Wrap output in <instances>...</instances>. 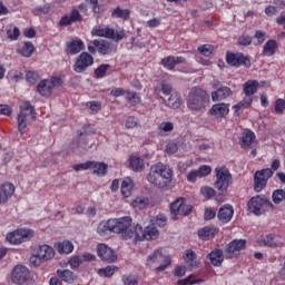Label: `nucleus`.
Instances as JSON below:
<instances>
[{
	"mask_svg": "<svg viewBox=\"0 0 285 285\" xmlns=\"http://www.w3.org/2000/svg\"><path fill=\"white\" fill-rule=\"evenodd\" d=\"M253 104V98H245L243 101L234 106V115L239 117V111L242 108H248Z\"/></svg>",
	"mask_w": 285,
	"mask_h": 285,
	"instance_id": "44",
	"label": "nucleus"
},
{
	"mask_svg": "<svg viewBox=\"0 0 285 285\" xmlns=\"http://www.w3.org/2000/svg\"><path fill=\"white\" fill-rule=\"evenodd\" d=\"M226 61L228 66H232L233 68H250V58L243 52H230L227 51L226 53Z\"/></svg>",
	"mask_w": 285,
	"mask_h": 285,
	"instance_id": "9",
	"label": "nucleus"
},
{
	"mask_svg": "<svg viewBox=\"0 0 285 285\" xmlns=\"http://www.w3.org/2000/svg\"><path fill=\"white\" fill-rule=\"evenodd\" d=\"M92 166V160H88L87 163L78 164L73 166V170L79 173L80 170H90Z\"/></svg>",
	"mask_w": 285,
	"mask_h": 285,
	"instance_id": "60",
	"label": "nucleus"
},
{
	"mask_svg": "<svg viewBox=\"0 0 285 285\" xmlns=\"http://www.w3.org/2000/svg\"><path fill=\"white\" fill-rule=\"evenodd\" d=\"M160 63L166 70H175V67L179 66V63H186V58L181 56H167L161 59Z\"/></svg>",
	"mask_w": 285,
	"mask_h": 285,
	"instance_id": "21",
	"label": "nucleus"
},
{
	"mask_svg": "<svg viewBox=\"0 0 285 285\" xmlns=\"http://www.w3.org/2000/svg\"><path fill=\"white\" fill-rule=\"evenodd\" d=\"M110 68V65H100L96 70H95V76L97 79H104L106 77V72H108V69Z\"/></svg>",
	"mask_w": 285,
	"mask_h": 285,
	"instance_id": "50",
	"label": "nucleus"
},
{
	"mask_svg": "<svg viewBox=\"0 0 285 285\" xmlns=\"http://www.w3.org/2000/svg\"><path fill=\"white\" fill-rule=\"evenodd\" d=\"M97 233L100 237H108L110 233H115V220L108 219L99 223Z\"/></svg>",
	"mask_w": 285,
	"mask_h": 285,
	"instance_id": "23",
	"label": "nucleus"
},
{
	"mask_svg": "<svg viewBox=\"0 0 285 285\" xmlns=\"http://www.w3.org/2000/svg\"><path fill=\"white\" fill-rule=\"evenodd\" d=\"M148 262H153L154 264H160V262H164V264L159 265L156 268V271L158 272L166 271V267L173 264V259H170V256H164V254H161L159 249L155 250L148 256Z\"/></svg>",
	"mask_w": 285,
	"mask_h": 285,
	"instance_id": "14",
	"label": "nucleus"
},
{
	"mask_svg": "<svg viewBox=\"0 0 285 285\" xmlns=\"http://www.w3.org/2000/svg\"><path fill=\"white\" fill-rule=\"evenodd\" d=\"M92 46H95L97 52L99 55H112V52H117V48L112 46V43L108 40H94L91 41Z\"/></svg>",
	"mask_w": 285,
	"mask_h": 285,
	"instance_id": "16",
	"label": "nucleus"
},
{
	"mask_svg": "<svg viewBox=\"0 0 285 285\" xmlns=\"http://www.w3.org/2000/svg\"><path fill=\"white\" fill-rule=\"evenodd\" d=\"M124 285H139V276L132 274H125L121 277Z\"/></svg>",
	"mask_w": 285,
	"mask_h": 285,
	"instance_id": "43",
	"label": "nucleus"
},
{
	"mask_svg": "<svg viewBox=\"0 0 285 285\" xmlns=\"http://www.w3.org/2000/svg\"><path fill=\"white\" fill-rule=\"evenodd\" d=\"M147 180L156 188H166L173 181V169L159 163L150 167Z\"/></svg>",
	"mask_w": 285,
	"mask_h": 285,
	"instance_id": "1",
	"label": "nucleus"
},
{
	"mask_svg": "<svg viewBox=\"0 0 285 285\" xmlns=\"http://www.w3.org/2000/svg\"><path fill=\"white\" fill-rule=\"evenodd\" d=\"M215 173L216 181L214 183V188L218 190L219 195H226L228 193V186L233 184V175L226 166L216 167Z\"/></svg>",
	"mask_w": 285,
	"mask_h": 285,
	"instance_id": "4",
	"label": "nucleus"
},
{
	"mask_svg": "<svg viewBox=\"0 0 285 285\" xmlns=\"http://www.w3.org/2000/svg\"><path fill=\"white\" fill-rule=\"evenodd\" d=\"M131 206H134V208H139V210H144V208L150 206V198L144 196L136 197L132 200Z\"/></svg>",
	"mask_w": 285,
	"mask_h": 285,
	"instance_id": "35",
	"label": "nucleus"
},
{
	"mask_svg": "<svg viewBox=\"0 0 285 285\" xmlns=\"http://www.w3.org/2000/svg\"><path fill=\"white\" fill-rule=\"evenodd\" d=\"M35 252L43 262H48L55 257V248L50 247L49 245H40L35 249Z\"/></svg>",
	"mask_w": 285,
	"mask_h": 285,
	"instance_id": "24",
	"label": "nucleus"
},
{
	"mask_svg": "<svg viewBox=\"0 0 285 285\" xmlns=\"http://www.w3.org/2000/svg\"><path fill=\"white\" fill-rule=\"evenodd\" d=\"M276 50H277V41L268 40L264 46L263 52L265 57H273Z\"/></svg>",
	"mask_w": 285,
	"mask_h": 285,
	"instance_id": "41",
	"label": "nucleus"
},
{
	"mask_svg": "<svg viewBox=\"0 0 285 285\" xmlns=\"http://www.w3.org/2000/svg\"><path fill=\"white\" fill-rule=\"evenodd\" d=\"M200 193L206 197V199L215 197V189L213 187L205 186L200 188Z\"/></svg>",
	"mask_w": 285,
	"mask_h": 285,
	"instance_id": "59",
	"label": "nucleus"
},
{
	"mask_svg": "<svg viewBox=\"0 0 285 285\" xmlns=\"http://www.w3.org/2000/svg\"><path fill=\"white\" fill-rule=\"evenodd\" d=\"M244 248H246L245 239H234L226 245L225 253H227L228 257H233V255H239V252L244 250Z\"/></svg>",
	"mask_w": 285,
	"mask_h": 285,
	"instance_id": "18",
	"label": "nucleus"
},
{
	"mask_svg": "<svg viewBox=\"0 0 285 285\" xmlns=\"http://www.w3.org/2000/svg\"><path fill=\"white\" fill-rule=\"evenodd\" d=\"M139 126V120L134 116H129L126 120V128H137Z\"/></svg>",
	"mask_w": 285,
	"mask_h": 285,
	"instance_id": "64",
	"label": "nucleus"
},
{
	"mask_svg": "<svg viewBox=\"0 0 285 285\" xmlns=\"http://www.w3.org/2000/svg\"><path fill=\"white\" fill-rule=\"evenodd\" d=\"M126 100L131 104V106H137L138 104L141 102V98L139 95L135 91H127L126 92Z\"/></svg>",
	"mask_w": 285,
	"mask_h": 285,
	"instance_id": "45",
	"label": "nucleus"
},
{
	"mask_svg": "<svg viewBox=\"0 0 285 285\" xmlns=\"http://www.w3.org/2000/svg\"><path fill=\"white\" fill-rule=\"evenodd\" d=\"M159 237V229H157L155 226L149 225L147 227H141L140 225L135 226V235L134 239L135 242H144L146 239L147 242L155 240Z\"/></svg>",
	"mask_w": 285,
	"mask_h": 285,
	"instance_id": "8",
	"label": "nucleus"
},
{
	"mask_svg": "<svg viewBox=\"0 0 285 285\" xmlns=\"http://www.w3.org/2000/svg\"><path fill=\"white\" fill-rule=\"evenodd\" d=\"M111 17L114 19H124V21H128V19H130V10L118 7L111 12Z\"/></svg>",
	"mask_w": 285,
	"mask_h": 285,
	"instance_id": "40",
	"label": "nucleus"
},
{
	"mask_svg": "<svg viewBox=\"0 0 285 285\" xmlns=\"http://www.w3.org/2000/svg\"><path fill=\"white\" fill-rule=\"evenodd\" d=\"M253 43V38L250 36L243 35L238 37L237 45L238 46H250Z\"/></svg>",
	"mask_w": 285,
	"mask_h": 285,
	"instance_id": "57",
	"label": "nucleus"
},
{
	"mask_svg": "<svg viewBox=\"0 0 285 285\" xmlns=\"http://www.w3.org/2000/svg\"><path fill=\"white\" fill-rule=\"evenodd\" d=\"M30 279V269L23 265H17L11 273L13 284H26Z\"/></svg>",
	"mask_w": 285,
	"mask_h": 285,
	"instance_id": "13",
	"label": "nucleus"
},
{
	"mask_svg": "<svg viewBox=\"0 0 285 285\" xmlns=\"http://www.w3.org/2000/svg\"><path fill=\"white\" fill-rule=\"evenodd\" d=\"M7 36L10 41H17V39L21 37V31L19 30V27H14L13 29L7 30Z\"/></svg>",
	"mask_w": 285,
	"mask_h": 285,
	"instance_id": "52",
	"label": "nucleus"
},
{
	"mask_svg": "<svg viewBox=\"0 0 285 285\" xmlns=\"http://www.w3.org/2000/svg\"><path fill=\"white\" fill-rule=\"evenodd\" d=\"M135 184L132 183V179L125 178L121 183V195L125 197H130L132 195V188Z\"/></svg>",
	"mask_w": 285,
	"mask_h": 285,
	"instance_id": "37",
	"label": "nucleus"
},
{
	"mask_svg": "<svg viewBox=\"0 0 285 285\" xmlns=\"http://www.w3.org/2000/svg\"><path fill=\"white\" fill-rule=\"evenodd\" d=\"M168 224V218L164 216L163 214H159L156 216V226H159V228H164Z\"/></svg>",
	"mask_w": 285,
	"mask_h": 285,
	"instance_id": "63",
	"label": "nucleus"
},
{
	"mask_svg": "<svg viewBox=\"0 0 285 285\" xmlns=\"http://www.w3.org/2000/svg\"><path fill=\"white\" fill-rule=\"evenodd\" d=\"M272 199L274 204H282L285 199V190L284 189H276L273 191Z\"/></svg>",
	"mask_w": 285,
	"mask_h": 285,
	"instance_id": "48",
	"label": "nucleus"
},
{
	"mask_svg": "<svg viewBox=\"0 0 285 285\" xmlns=\"http://www.w3.org/2000/svg\"><path fill=\"white\" fill-rule=\"evenodd\" d=\"M87 6H89L94 14H101V6H99V0H86Z\"/></svg>",
	"mask_w": 285,
	"mask_h": 285,
	"instance_id": "51",
	"label": "nucleus"
},
{
	"mask_svg": "<svg viewBox=\"0 0 285 285\" xmlns=\"http://www.w3.org/2000/svg\"><path fill=\"white\" fill-rule=\"evenodd\" d=\"M210 101V97L206 90L195 87L190 89L187 97V108L191 112H204Z\"/></svg>",
	"mask_w": 285,
	"mask_h": 285,
	"instance_id": "2",
	"label": "nucleus"
},
{
	"mask_svg": "<svg viewBox=\"0 0 285 285\" xmlns=\"http://www.w3.org/2000/svg\"><path fill=\"white\" fill-rule=\"evenodd\" d=\"M57 275L58 277H60V279L62 282H75V279H77V275L75 273H72V271L70 269H58L57 271Z\"/></svg>",
	"mask_w": 285,
	"mask_h": 285,
	"instance_id": "36",
	"label": "nucleus"
},
{
	"mask_svg": "<svg viewBox=\"0 0 285 285\" xmlns=\"http://www.w3.org/2000/svg\"><path fill=\"white\" fill-rule=\"evenodd\" d=\"M190 213H193V205H187L184 204L180 206V212L178 215H180L181 217H187V215H190Z\"/></svg>",
	"mask_w": 285,
	"mask_h": 285,
	"instance_id": "61",
	"label": "nucleus"
},
{
	"mask_svg": "<svg viewBox=\"0 0 285 285\" xmlns=\"http://www.w3.org/2000/svg\"><path fill=\"white\" fill-rule=\"evenodd\" d=\"M264 244L265 246H269L271 248H277L282 246V243L275 240V236L273 234H269L264 238Z\"/></svg>",
	"mask_w": 285,
	"mask_h": 285,
	"instance_id": "47",
	"label": "nucleus"
},
{
	"mask_svg": "<svg viewBox=\"0 0 285 285\" xmlns=\"http://www.w3.org/2000/svg\"><path fill=\"white\" fill-rule=\"evenodd\" d=\"M166 105L173 110L181 107V95L179 92H173L166 101Z\"/></svg>",
	"mask_w": 285,
	"mask_h": 285,
	"instance_id": "33",
	"label": "nucleus"
},
{
	"mask_svg": "<svg viewBox=\"0 0 285 285\" xmlns=\"http://www.w3.org/2000/svg\"><path fill=\"white\" fill-rule=\"evenodd\" d=\"M285 110V100L279 98L275 102V112L276 115H284Z\"/></svg>",
	"mask_w": 285,
	"mask_h": 285,
	"instance_id": "56",
	"label": "nucleus"
},
{
	"mask_svg": "<svg viewBox=\"0 0 285 285\" xmlns=\"http://www.w3.org/2000/svg\"><path fill=\"white\" fill-rule=\"evenodd\" d=\"M57 250L60 255H70L75 250V245L70 240H63L57 244Z\"/></svg>",
	"mask_w": 285,
	"mask_h": 285,
	"instance_id": "32",
	"label": "nucleus"
},
{
	"mask_svg": "<svg viewBox=\"0 0 285 285\" xmlns=\"http://www.w3.org/2000/svg\"><path fill=\"white\" fill-rule=\"evenodd\" d=\"M207 258L213 266H222L224 264V250L216 248L207 254Z\"/></svg>",
	"mask_w": 285,
	"mask_h": 285,
	"instance_id": "27",
	"label": "nucleus"
},
{
	"mask_svg": "<svg viewBox=\"0 0 285 285\" xmlns=\"http://www.w3.org/2000/svg\"><path fill=\"white\" fill-rule=\"evenodd\" d=\"M18 52L22 57H32V55L35 53V45H32V42L30 41H27L24 42L22 48L18 49Z\"/></svg>",
	"mask_w": 285,
	"mask_h": 285,
	"instance_id": "42",
	"label": "nucleus"
},
{
	"mask_svg": "<svg viewBox=\"0 0 285 285\" xmlns=\"http://www.w3.org/2000/svg\"><path fill=\"white\" fill-rule=\"evenodd\" d=\"M52 86L49 80H41L37 86V92L41 95V97H50L52 95Z\"/></svg>",
	"mask_w": 285,
	"mask_h": 285,
	"instance_id": "29",
	"label": "nucleus"
},
{
	"mask_svg": "<svg viewBox=\"0 0 285 285\" xmlns=\"http://www.w3.org/2000/svg\"><path fill=\"white\" fill-rule=\"evenodd\" d=\"M48 81L52 89L61 88V86H63V80L58 76H52Z\"/></svg>",
	"mask_w": 285,
	"mask_h": 285,
	"instance_id": "54",
	"label": "nucleus"
},
{
	"mask_svg": "<svg viewBox=\"0 0 285 285\" xmlns=\"http://www.w3.org/2000/svg\"><path fill=\"white\" fill-rule=\"evenodd\" d=\"M86 46L83 45V41L79 38H72L71 41L66 43V55H79L81 50H83Z\"/></svg>",
	"mask_w": 285,
	"mask_h": 285,
	"instance_id": "20",
	"label": "nucleus"
},
{
	"mask_svg": "<svg viewBox=\"0 0 285 285\" xmlns=\"http://www.w3.org/2000/svg\"><path fill=\"white\" fill-rule=\"evenodd\" d=\"M92 37H102L105 39H112V41H121V39H126V32L124 30L115 31V29L110 27L102 28L101 26H96L91 30Z\"/></svg>",
	"mask_w": 285,
	"mask_h": 285,
	"instance_id": "7",
	"label": "nucleus"
},
{
	"mask_svg": "<svg viewBox=\"0 0 285 285\" xmlns=\"http://www.w3.org/2000/svg\"><path fill=\"white\" fill-rule=\"evenodd\" d=\"M197 173L198 177H207V175H210V173H213V169L210 168V166L203 165L198 168Z\"/></svg>",
	"mask_w": 285,
	"mask_h": 285,
	"instance_id": "62",
	"label": "nucleus"
},
{
	"mask_svg": "<svg viewBox=\"0 0 285 285\" xmlns=\"http://www.w3.org/2000/svg\"><path fill=\"white\" fill-rule=\"evenodd\" d=\"M129 166L130 168H132L135 170V173H141V170H144V159L137 157V156H132L129 159Z\"/></svg>",
	"mask_w": 285,
	"mask_h": 285,
	"instance_id": "39",
	"label": "nucleus"
},
{
	"mask_svg": "<svg viewBox=\"0 0 285 285\" xmlns=\"http://www.w3.org/2000/svg\"><path fill=\"white\" fill-rule=\"evenodd\" d=\"M26 79L28 83H30L31 86H35V83L39 81V73L36 71H28L26 75Z\"/></svg>",
	"mask_w": 285,
	"mask_h": 285,
	"instance_id": "53",
	"label": "nucleus"
},
{
	"mask_svg": "<svg viewBox=\"0 0 285 285\" xmlns=\"http://www.w3.org/2000/svg\"><path fill=\"white\" fill-rule=\"evenodd\" d=\"M98 257L102 259V262H108L109 264L112 262H117V255H115V250L110 248L106 244H100L97 247Z\"/></svg>",
	"mask_w": 285,
	"mask_h": 285,
	"instance_id": "17",
	"label": "nucleus"
},
{
	"mask_svg": "<svg viewBox=\"0 0 285 285\" xmlns=\"http://www.w3.org/2000/svg\"><path fill=\"white\" fill-rule=\"evenodd\" d=\"M32 237V232L28 229H17L7 235V239L10 244L19 245L23 242H30Z\"/></svg>",
	"mask_w": 285,
	"mask_h": 285,
	"instance_id": "12",
	"label": "nucleus"
},
{
	"mask_svg": "<svg viewBox=\"0 0 285 285\" xmlns=\"http://www.w3.org/2000/svg\"><path fill=\"white\" fill-rule=\"evenodd\" d=\"M255 141V132L247 129L243 132V136L240 138V147L242 148H250V145Z\"/></svg>",
	"mask_w": 285,
	"mask_h": 285,
	"instance_id": "30",
	"label": "nucleus"
},
{
	"mask_svg": "<svg viewBox=\"0 0 285 285\" xmlns=\"http://www.w3.org/2000/svg\"><path fill=\"white\" fill-rule=\"evenodd\" d=\"M271 177H273V169L271 168L256 171L254 175V190L262 193L266 188V184H268Z\"/></svg>",
	"mask_w": 285,
	"mask_h": 285,
	"instance_id": "11",
	"label": "nucleus"
},
{
	"mask_svg": "<svg viewBox=\"0 0 285 285\" xmlns=\"http://www.w3.org/2000/svg\"><path fill=\"white\" fill-rule=\"evenodd\" d=\"M114 233L121 235L122 239H132L135 237V227L132 226V218L125 216L120 218H114Z\"/></svg>",
	"mask_w": 285,
	"mask_h": 285,
	"instance_id": "5",
	"label": "nucleus"
},
{
	"mask_svg": "<svg viewBox=\"0 0 285 285\" xmlns=\"http://www.w3.org/2000/svg\"><path fill=\"white\" fill-rule=\"evenodd\" d=\"M198 52H200V55H203L204 57H210V55H213V46L203 45L198 47Z\"/></svg>",
	"mask_w": 285,
	"mask_h": 285,
	"instance_id": "55",
	"label": "nucleus"
},
{
	"mask_svg": "<svg viewBox=\"0 0 285 285\" xmlns=\"http://www.w3.org/2000/svg\"><path fill=\"white\" fill-rule=\"evenodd\" d=\"M233 95V90L228 87H219L216 91L212 92V101H224L227 97Z\"/></svg>",
	"mask_w": 285,
	"mask_h": 285,
	"instance_id": "26",
	"label": "nucleus"
},
{
	"mask_svg": "<svg viewBox=\"0 0 285 285\" xmlns=\"http://www.w3.org/2000/svg\"><path fill=\"white\" fill-rule=\"evenodd\" d=\"M81 21H83V17L81 16V13L77 10V9H72L70 11V14H65L58 22V26H60L61 28L66 27V26H72V23H81Z\"/></svg>",
	"mask_w": 285,
	"mask_h": 285,
	"instance_id": "15",
	"label": "nucleus"
},
{
	"mask_svg": "<svg viewBox=\"0 0 285 285\" xmlns=\"http://www.w3.org/2000/svg\"><path fill=\"white\" fill-rule=\"evenodd\" d=\"M247 208L249 213H253V215L259 216L266 213V208L274 210L275 205H273V203L266 197L256 196L249 199Z\"/></svg>",
	"mask_w": 285,
	"mask_h": 285,
	"instance_id": "6",
	"label": "nucleus"
},
{
	"mask_svg": "<svg viewBox=\"0 0 285 285\" xmlns=\"http://www.w3.org/2000/svg\"><path fill=\"white\" fill-rule=\"evenodd\" d=\"M174 130L175 124L170 121H163L158 126V135H160V137H168V135H170V132H173Z\"/></svg>",
	"mask_w": 285,
	"mask_h": 285,
	"instance_id": "34",
	"label": "nucleus"
},
{
	"mask_svg": "<svg viewBox=\"0 0 285 285\" xmlns=\"http://www.w3.org/2000/svg\"><path fill=\"white\" fill-rule=\"evenodd\" d=\"M216 215H217V210H215V208L207 207L205 209L204 219H206V222H210V219H215Z\"/></svg>",
	"mask_w": 285,
	"mask_h": 285,
	"instance_id": "58",
	"label": "nucleus"
},
{
	"mask_svg": "<svg viewBox=\"0 0 285 285\" xmlns=\"http://www.w3.org/2000/svg\"><path fill=\"white\" fill-rule=\"evenodd\" d=\"M14 195V185L11 183H4L0 185V206L1 204H8V199Z\"/></svg>",
	"mask_w": 285,
	"mask_h": 285,
	"instance_id": "22",
	"label": "nucleus"
},
{
	"mask_svg": "<svg viewBox=\"0 0 285 285\" xmlns=\"http://www.w3.org/2000/svg\"><path fill=\"white\" fill-rule=\"evenodd\" d=\"M257 88H259L257 80H247L243 86V92L247 99H250V97L257 92Z\"/></svg>",
	"mask_w": 285,
	"mask_h": 285,
	"instance_id": "28",
	"label": "nucleus"
},
{
	"mask_svg": "<svg viewBox=\"0 0 285 285\" xmlns=\"http://www.w3.org/2000/svg\"><path fill=\"white\" fill-rule=\"evenodd\" d=\"M116 271H117V267H115V266H107L105 268H100L98 271V275H100V277H112L115 275Z\"/></svg>",
	"mask_w": 285,
	"mask_h": 285,
	"instance_id": "46",
	"label": "nucleus"
},
{
	"mask_svg": "<svg viewBox=\"0 0 285 285\" xmlns=\"http://www.w3.org/2000/svg\"><path fill=\"white\" fill-rule=\"evenodd\" d=\"M233 215H235V210L230 205H225L218 210V219L223 224H228L233 219Z\"/></svg>",
	"mask_w": 285,
	"mask_h": 285,
	"instance_id": "25",
	"label": "nucleus"
},
{
	"mask_svg": "<svg viewBox=\"0 0 285 285\" xmlns=\"http://www.w3.org/2000/svg\"><path fill=\"white\" fill-rule=\"evenodd\" d=\"M216 233L217 230L215 229V227L205 226L198 229V237L200 239H204L205 242H208V239H213V237H215Z\"/></svg>",
	"mask_w": 285,
	"mask_h": 285,
	"instance_id": "31",
	"label": "nucleus"
},
{
	"mask_svg": "<svg viewBox=\"0 0 285 285\" xmlns=\"http://www.w3.org/2000/svg\"><path fill=\"white\" fill-rule=\"evenodd\" d=\"M91 169L94 170V175H98V177L108 173V166L105 163L91 161Z\"/></svg>",
	"mask_w": 285,
	"mask_h": 285,
	"instance_id": "38",
	"label": "nucleus"
},
{
	"mask_svg": "<svg viewBox=\"0 0 285 285\" xmlns=\"http://www.w3.org/2000/svg\"><path fill=\"white\" fill-rule=\"evenodd\" d=\"M95 63V57L89 52H81L77 58L76 62L73 63V71L78 75H81L90 68Z\"/></svg>",
	"mask_w": 285,
	"mask_h": 285,
	"instance_id": "10",
	"label": "nucleus"
},
{
	"mask_svg": "<svg viewBox=\"0 0 285 285\" xmlns=\"http://www.w3.org/2000/svg\"><path fill=\"white\" fill-rule=\"evenodd\" d=\"M28 117L35 121L37 112L35 111V106L30 101L24 100L20 104V112L18 114V130L20 135L28 132Z\"/></svg>",
	"mask_w": 285,
	"mask_h": 285,
	"instance_id": "3",
	"label": "nucleus"
},
{
	"mask_svg": "<svg viewBox=\"0 0 285 285\" xmlns=\"http://www.w3.org/2000/svg\"><path fill=\"white\" fill-rule=\"evenodd\" d=\"M228 112H230V108L229 105L225 102L215 104L209 109V115L216 117V119H224Z\"/></svg>",
	"mask_w": 285,
	"mask_h": 285,
	"instance_id": "19",
	"label": "nucleus"
},
{
	"mask_svg": "<svg viewBox=\"0 0 285 285\" xmlns=\"http://www.w3.org/2000/svg\"><path fill=\"white\" fill-rule=\"evenodd\" d=\"M183 204H184V198H178L174 203H171V205H170L171 215H179Z\"/></svg>",
	"mask_w": 285,
	"mask_h": 285,
	"instance_id": "49",
	"label": "nucleus"
}]
</instances>
